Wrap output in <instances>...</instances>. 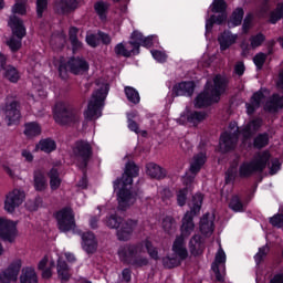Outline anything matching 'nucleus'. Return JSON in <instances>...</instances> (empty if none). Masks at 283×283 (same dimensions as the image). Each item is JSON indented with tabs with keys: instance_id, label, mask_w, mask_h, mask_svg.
Masks as SVG:
<instances>
[{
	"instance_id": "40",
	"label": "nucleus",
	"mask_w": 283,
	"mask_h": 283,
	"mask_svg": "<svg viewBox=\"0 0 283 283\" xmlns=\"http://www.w3.org/2000/svg\"><path fill=\"white\" fill-rule=\"evenodd\" d=\"M77 34H78V29L74 27L70 29L69 36H70L71 45L73 48V52H76V50H81V48H83V43H81V41H78V38H76Z\"/></svg>"
},
{
	"instance_id": "18",
	"label": "nucleus",
	"mask_w": 283,
	"mask_h": 283,
	"mask_svg": "<svg viewBox=\"0 0 283 283\" xmlns=\"http://www.w3.org/2000/svg\"><path fill=\"white\" fill-rule=\"evenodd\" d=\"M4 116L8 125H17L21 118V112L19 111V104L14 101L10 102L4 107Z\"/></svg>"
},
{
	"instance_id": "61",
	"label": "nucleus",
	"mask_w": 283,
	"mask_h": 283,
	"mask_svg": "<svg viewBox=\"0 0 283 283\" xmlns=\"http://www.w3.org/2000/svg\"><path fill=\"white\" fill-rule=\"evenodd\" d=\"M253 21V14H248L244 19V22H243V32L244 34H247V32H249V30H251V23Z\"/></svg>"
},
{
	"instance_id": "20",
	"label": "nucleus",
	"mask_w": 283,
	"mask_h": 283,
	"mask_svg": "<svg viewBox=\"0 0 283 283\" xmlns=\"http://www.w3.org/2000/svg\"><path fill=\"white\" fill-rule=\"evenodd\" d=\"M82 247L86 253H96V249H98V241H96L94 233L84 232L82 234Z\"/></svg>"
},
{
	"instance_id": "27",
	"label": "nucleus",
	"mask_w": 283,
	"mask_h": 283,
	"mask_svg": "<svg viewBox=\"0 0 283 283\" xmlns=\"http://www.w3.org/2000/svg\"><path fill=\"white\" fill-rule=\"evenodd\" d=\"M139 53L140 51H136L134 46H132L130 42L126 44L119 43L115 46V54H117V56H125L126 59H128L133 54H139Z\"/></svg>"
},
{
	"instance_id": "5",
	"label": "nucleus",
	"mask_w": 283,
	"mask_h": 283,
	"mask_svg": "<svg viewBox=\"0 0 283 283\" xmlns=\"http://www.w3.org/2000/svg\"><path fill=\"white\" fill-rule=\"evenodd\" d=\"M138 171H139L138 166H136V164L132 161L126 164V169L122 177V182L124 188L119 190V193H118V205L122 211H125V209H127L128 207H132V205L136 202V193L127 189V186L134 182V178L138 176Z\"/></svg>"
},
{
	"instance_id": "56",
	"label": "nucleus",
	"mask_w": 283,
	"mask_h": 283,
	"mask_svg": "<svg viewBox=\"0 0 283 283\" xmlns=\"http://www.w3.org/2000/svg\"><path fill=\"white\" fill-rule=\"evenodd\" d=\"M270 223L273 227H277L279 229H283V214H275L270 219Z\"/></svg>"
},
{
	"instance_id": "64",
	"label": "nucleus",
	"mask_w": 283,
	"mask_h": 283,
	"mask_svg": "<svg viewBox=\"0 0 283 283\" xmlns=\"http://www.w3.org/2000/svg\"><path fill=\"white\" fill-rule=\"evenodd\" d=\"M270 283H283V274L274 275V277L270 281Z\"/></svg>"
},
{
	"instance_id": "1",
	"label": "nucleus",
	"mask_w": 283,
	"mask_h": 283,
	"mask_svg": "<svg viewBox=\"0 0 283 283\" xmlns=\"http://www.w3.org/2000/svg\"><path fill=\"white\" fill-rule=\"evenodd\" d=\"M202 200V193H197L193 196L192 202L190 203L191 211L187 212L182 219L181 235L177 237L172 244V251L176 258H165L163 260L166 269L179 266L181 260H187L188 252L187 247H185V239L189 238V235L193 233V229H196V224H193V216L200 213Z\"/></svg>"
},
{
	"instance_id": "57",
	"label": "nucleus",
	"mask_w": 283,
	"mask_h": 283,
	"mask_svg": "<svg viewBox=\"0 0 283 283\" xmlns=\"http://www.w3.org/2000/svg\"><path fill=\"white\" fill-rule=\"evenodd\" d=\"M153 57L155 61H158L159 63H165L167 61V54L163 51H151Z\"/></svg>"
},
{
	"instance_id": "32",
	"label": "nucleus",
	"mask_w": 283,
	"mask_h": 283,
	"mask_svg": "<svg viewBox=\"0 0 283 283\" xmlns=\"http://www.w3.org/2000/svg\"><path fill=\"white\" fill-rule=\"evenodd\" d=\"M146 169L147 175L150 176V178H156L157 180H160V178H165V176H167V171L154 163L148 164Z\"/></svg>"
},
{
	"instance_id": "49",
	"label": "nucleus",
	"mask_w": 283,
	"mask_h": 283,
	"mask_svg": "<svg viewBox=\"0 0 283 283\" xmlns=\"http://www.w3.org/2000/svg\"><path fill=\"white\" fill-rule=\"evenodd\" d=\"M283 18V4H277L276 9L271 12L270 14V21L272 23H277L280 19Z\"/></svg>"
},
{
	"instance_id": "12",
	"label": "nucleus",
	"mask_w": 283,
	"mask_h": 283,
	"mask_svg": "<svg viewBox=\"0 0 283 283\" xmlns=\"http://www.w3.org/2000/svg\"><path fill=\"white\" fill-rule=\"evenodd\" d=\"M73 156L80 169H85L92 158V145L90 142L78 140L73 147Z\"/></svg>"
},
{
	"instance_id": "37",
	"label": "nucleus",
	"mask_w": 283,
	"mask_h": 283,
	"mask_svg": "<svg viewBox=\"0 0 283 283\" xmlns=\"http://www.w3.org/2000/svg\"><path fill=\"white\" fill-rule=\"evenodd\" d=\"M4 77L10 81V83H18L19 78H21V73L17 67L9 65L4 69Z\"/></svg>"
},
{
	"instance_id": "9",
	"label": "nucleus",
	"mask_w": 283,
	"mask_h": 283,
	"mask_svg": "<svg viewBox=\"0 0 283 283\" xmlns=\"http://www.w3.org/2000/svg\"><path fill=\"white\" fill-rule=\"evenodd\" d=\"M54 118L55 123L60 125H70V123H74L81 118V111L67 103L60 102L55 105Z\"/></svg>"
},
{
	"instance_id": "51",
	"label": "nucleus",
	"mask_w": 283,
	"mask_h": 283,
	"mask_svg": "<svg viewBox=\"0 0 283 283\" xmlns=\"http://www.w3.org/2000/svg\"><path fill=\"white\" fill-rule=\"evenodd\" d=\"M227 21V13H220L219 15H212L209 21L208 25H213V23H217L218 25H221V23H224Z\"/></svg>"
},
{
	"instance_id": "63",
	"label": "nucleus",
	"mask_w": 283,
	"mask_h": 283,
	"mask_svg": "<svg viewBox=\"0 0 283 283\" xmlns=\"http://www.w3.org/2000/svg\"><path fill=\"white\" fill-rule=\"evenodd\" d=\"M234 72L238 76H242L244 74V63L238 62L234 66Z\"/></svg>"
},
{
	"instance_id": "48",
	"label": "nucleus",
	"mask_w": 283,
	"mask_h": 283,
	"mask_svg": "<svg viewBox=\"0 0 283 283\" xmlns=\"http://www.w3.org/2000/svg\"><path fill=\"white\" fill-rule=\"evenodd\" d=\"M13 14H25L28 12V6L23 2V0H15V4L12 8Z\"/></svg>"
},
{
	"instance_id": "29",
	"label": "nucleus",
	"mask_w": 283,
	"mask_h": 283,
	"mask_svg": "<svg viewBox=\"0 0 283 283\" xmlns=\"http://www.w3.org/2000/svg\"><path fill=\"white\" fill-rule=\"evenodd\" d=\"M35 150L44 151V154H52V151H56V142L52 138L42 139L36 144Z\"/></svg>"
},
{
	"instance_id": "3",
	"label": "nucleus",
	"mask_w": 283,
	"mask_h": 283,
	"mask_svg": "<svg viewBox=\"0 0 283 283\" xmlns=\"http://www.w3.org/2000/svg\"><path fill=\"white\" fill-rule=\"evenodd\" d=\"M262 127V120L260 118L252 119L243 128H239L235 122L229 125V129L223 133L220 137V149L221 151H231L235 149L238 145V137L242 136L243 140H249L255 132Z\"/></svg>"
},
{
	"instance_id": "16",
	"label": "nucleus",
	"mask_w": 283,
	"mask_h": 283,
	"mask_svg": "<svg viewBox=\"0 0 283 283\" xmlns=\"http://www.w3.org/2000/svg\"><path fill=\"white\" fill-rule=\"evenodd\" d=\"M25 200V192L21 189H13L6 195L4 210L13 213L14 209L21 207Z\"/></svg>"
},
{
	"instance_id": "58",
	"label": "nucleus",
	"mask_w": 283,
	"mask_h": 283,
	"mask_svg": "<svg viewBox=\"0 0 283 283\" xmlns=\"http://www.w3.org/2000/svg\"><path fill=\"white\" fill-rule=\"evenodd\" d=\"M48 8V0H38L36 1V12L38 17H43V12Z\"/></svg>"
},
{
	"instance_id": "26",
	"label": "nucleus",
	"mask_w": 283,
	"mask_h": 283,
	"mask_svg": "<svg viewBox=\"0 0 283 283\" xmlns=\"http://www.w3.org/2000/svg\"><path fill=\"white\" fill-rule=\"evenodd\" d=\"M55 8L57 12H62V14H65V12H72V10H76V8H78V1L77 0H56Z\"/></svg>"
},
{
	"instance_id": "33",
	"label": "nucleus",
	"mask_w": 283,
	"mask_h": 283,
	"mask_svg": "<svg viewBox=\"0 0 283 283\" xmlns=\"http://www.w3.org/2000/svg\"><path fill=\"white\" fill-rule=\"evenodd\" d=\"M229 209H231L232 211H234V213H242V212L247 211V203H244V202L242 201V199L240 198V196L234 195V196H232V198L230 199Z\"/></svg>"
},
{
	"instance_id": "13",
	"label": "nucleus",
	"mask_w": 283,
	"mask_h": 283,
	"mask_svg": "<svg viewBox=\"0 0 283 283\" xmlns=\"http://www.w3.org/2000/svg\"><path fill=\"white\" fill-rule=\"evenodd\" d=\"M67 70H70L72 74H85V72L90 70V64L83 59L73 57L69 60L66 64L60 65L59 72L62 78H67Z\"/></svg>"
},
{
	"instance_id": "22",
	"label": "nucleus",
	"mask_w": 283,
	"mask_h": 283,
	"mask_svg": "<svg viewBox=\"0 0 283 283\" xmlns=\"http://www.w3.org/2000/svg\"><path fill=\"white\" fill-rule=\"evenodd\" d=\"M39 271H42V277L50 280L52 277V269H54V260L45 255L38 264Z\"/></svg>"
},
{
	"instance_id": "30",
	"label": "nucleus",
	"mask_w": 283,
	"mask_h": 283,
	"mask_svg": "<svg viewBox=\"0 0 283 283\" xmlns=\"http://www.w3.org/2000/svg\"><path fill=\"white\" fill-rule=\"evenodd\" d=\"M262 101H264V93L262 91L254 93L250 103L245 104L248 114H253L260 107Z\"/></svg>"
},
{
	"instance_id": "38",
	"label": "nucleus",
	"mask_w": 283,
	"mask_h": 283,
	"mask_svg": "<svg viewBox=\"0 0 283 283\" xmlns=\"http://www.w3.org/2000/svg\"><path fill=\"white\" fill-rule=\"evenodd\" d=\"M50 178V188L52 191H56L59 187H61V177L59 176V170L56 168H52L49 172Z\"/></svg>"
},
{
	"instance_id": "6",
	"label": "nucleus",
	"mask_w": 283,
	"mask_h": 283,
	"mask_svg": "<svg viewBox=\"0 0 283 283\" xmlns=\"http://www.w3.org/2000/svg\"><path fill=\"white\" fill-rule=\"evenodd\" d=\"M95 85L96 88L88 102L87 109L84 112V118L86 120H96V118H101V112L103 111V105L107 96V84L96 82Z\"/></svg>"
},
{
	"instance_id": "15",
	"label": "nucleus",
	"mask_w": 283,
	"mask_h": 283,
	"mask_svg": "<svg viewBox=\"0 0 283 283\" xmlns=\"http://www.w3.org/2000/svg\"><path fill=\"white\" fill-rule=\"evenodd\" d=\"M21 266H23V261L21 259H14L9 266L0 273V283L17 282Z\"/></svg>"
},
{
	"instance_id": "47",
	"label": "nucleus",
	"mask_w": 283,
	"mask_h": 283,
	"mask_svg": "<svg viewBox=\"0 0 283 283\" xmlns=\"http://www.w3.org/2000/svg\"><path fill=\"white\" fill-rule=\"evenodd\" d=\"M242 19H244V10L242 8H238L232 13L231 23L233 25H240V23H242Z\"/></svg>"
},
{
	"instance_id": "11",
	"label": "nucleus",
	"mask_w": 283,
	"mask_h": 283,
	"mask_svg": "<svg viewBox=\"0 0 283 283\" xmlns=\"http://www.w3.org/2000/svg\"><path fill=\"white\" fill-rule=\"evenodd\" d=\"M18 222L8 218L0 217V240L14 244L19 238Z\"/></svg>"
},
{
	"instance_id": "34",
	"label": "nucleus",
	"mask_w": 283,
	"mask_h": 283,
	"mask_svg": "<svg viewBox=\"0 0 283 283\" xmlns=\"http://www.w3.org/2000/svg\"><path fill=\"white\" fill-rule=\"evenodd\" d=\"M57 275L61 279L62 282H67V280H70V277L72 276V274L70 273V268L67 266V263H65V261L59 259L57 261Z\"/></svg>"
},
{
	"instance_id": "19",
	"label": "nucleus",
	"mask_w": 283,
	"mask_h": 283,
	"mask_svg": "<svg viewBox=\"0 0 283 283\" xmlns=\"http://www.w3.org/2000/svg\"><path fill=\"white\" fill-rule=\"evenodd\" d=\"M264 41H266V36H264V34L262 33H256L254 35H251L250 44H248L247 42L241 43V50H242L243 56H247V54H249L251 50H255V48H260V45H262Z\"/></svg>"
},
{
	"instance_id": "50",
	"label": "nucleus",
	"mask_w": 283,
	"mask_h": 283,
	"mask_svg": "<svg viewBox=\"0 0 283 283\" xmlns=\"http://www.w3.org/2000/svg\"><path fill=\"white\" fill-rule=\"evenodd\" d=\"M224 10H227V2L224 0H216L212 3V12H219V14L227 13Z\"/></svg>"
},
{
	"instance_id": "25",
	"label": "nucleus",
	"mask_w": 283,
	"mask_h": 283,
	"mask_svg": "<svg viewBox=\"0 0 283 283\" xmlns=\"http://www.w3.org/2000/svg\"><path fill=\"white\" fill-rule=\"evenodd\" d=\"M220 49L222 51L229 50L230 45H233L235 41H238V34H233L229 31H224L221 33V35L218 38Z\"/></svg>"
},
{
	"instance_id": "35",
	"label": "nucleus",
	"mask_w": 283,
	"mask_h": 283,
	"mask_svg": "<svg viewBox=\"0 0 283 283\" xmlns=\"http://www.w3.org/2000/svg\"><path fill=\"white\" fill-rule=\"evenodd\" d=\"M34 188L36 191H45V189H48V180L41 170L34 172Z\"/></svg>"
},
{
	"instance_id": "54",
	"label": "nucleus",
	"mask_w": 283,
	"mask_h": 283,
	"mask_svg": "<svg viewBox=\"0 0 283 283\" xmlns=\"http://www.w3.org/2000/svg\"><path fill=\"white\" fill-rule=\"evenodd\" d=\"M265 61L266 54L264 53H258L253 59V63L256 65L258 70H262V66L264 65Z\"/></svg>"
},
{
	"instance_id": "45",
	"label": "nucleus",
	"mask_w": 283,
	"mask_h": 283,
	"mask_svg": "<svg viewBox=\"0 0 283 283\" xmlns=\"http://www.w3.org/2000/svg\"><path fill=\"white\" fill-rule=\"evenodd\" d=\"M163 229L164 231H166V233H174V231H176V221L174 220V218L171 217H166L163 220Z\"/></svg>"
},
{
	"instance_id": "8",
	"label": "nucleus",
	"mask_w": 283,
	"mask_h": 283,
	"mask_svg": "<svg viewBox=\"0 0 283 283\" xmlns=\"http://www.w3.org/2000/svg\"><path fill=\"white\" fill-rule=\"evenodd\" d=\"M106 227H109V229H116L118 240L126 241L132 238V233H134V229L136 227V221L134 220L125 221L120 217L111 216L106 220Z\"/></svg>"
},
{
	"instance_id": "39",
	"label": "nucleus",
	"mask_w": 283,
	"mask_h": 283,
	"mask_svg": "<svg viewBox=\"0 0 283 283\" xmlns=\"http://www.w3.org/2000/svg\"><path fill=\"white\" fill-rule=\"evenodd\" d=\"M205 118H207V113L205 112H192L187 116L188 123H190V125H193V127L200 125V123H202Z\"/></svg>"
},
{
	"instance_id": "17",
	"label": "nucleus",
	"mask_w": 283,
	"mask_h": 283,
	"mask_svg": "<svg viewBox=\"0 0 283 283\" xmlns=\"http://www.w3.org/2000/svg\"><path fill=\"white\" fill-rule=\"evenodd\" d=\"M227 262V254L222 248L216 254L214 264H212V271L216 274L218 282L224 280V264Z\"/></svg>"
},
{
	"instance_id": "41",
	"label": "nucleus",
	"mask_w": 283,
	"mask_h": 283,
	"mask_svg": "<svg viewBox=\"0 0 283 283\" xmlns=\"http://www.w3.org/2000/svg\"><path fill=\"white\" fill-rule=\"evenodd\" d=\"M96 14L99 17L101 21L107 19V10H109V4L106 2H97L94 6Z\"/></svg>"
},
{
	"instance_id": "28",
	"label": "nucleus",
	"mask_w": 283,
	"mask_h": 283,
	"mask_svg": "<svg viewBox=\"0 0 283 283\" xmlns=\"http://www.w3.org/2000/svg\"><path fill=\"white\" fill-rule=\"evenodd\" d=\"M282 107L283 96H280L279 94L272 95L271 98L265 103L266 112H271L272 114H274V112L282 109Z\"/></svg>"
},
{
	"instance_id": "21",
	"label": "nucleus",
	"mask_w": 283,
	"mask_h": 283,
	"mask_svg": "<svg viewBox=\"0 0 283 283\" xmlns=\"http://www.w3.org/2000/svg\"><path fill=\"white\" fill-rule=\"evenodd\" d=\"M193 90H196L193 82H181L174 86L172 94H175V96H191Z\"/></svg>"
},
{
	"instance_id": "46",
	"label": "nucleus",
	"mask_w": 283,
	"mask_h": 283,
	"mask_svg": "<svg viewBox=\"0 0 283 283\" xmlns=\"http://www.w3.org/2000/svg\"><path fill=\"white\" fill-rule=\"evenodd\" d=\"M269 145V134H260L254 138V147L256 149H262Z\"/></svg>"
},
{
	"instance_id": "31",
	"label": "nucleus",
	"mask_w": 283,
	"mask_h": 283,
	"mask_svg": "<svg viewBox=\"0 0 283 283\" xmlns=\"http://www.w3.org/2000/svg\"><path fill=\"white\" fill-rule=\"evenodd\" d=\"M21 283H39V277L36 276V272L34 268H24L22 269V273L20 275Z\"/></svg>"
},
{
	"instance_id": "60",
	"label": "nucleus",
	"mask_w": 283,
	"mask_h": 283,
	"mask_svg": "<svg viewBox=\"0 0 283 283\" xmlns=\"http://www.w3.org/2000/svg\"><path fill=\"white\" fill-rule=\"evenodd\" d=\"M2 169H3V171L7 172V175L10 178H17V172L14 171V166H12L10 164H3Z\"/></svg>"
},
{
	"instance_id": "44",
	"label": "nucleus",
	"mask_w": 283,
	"mask_h": 283,
	"mask_svg": "<svg viewBox=\"0 0 283 283\" xmlns=\"http://www.w3.org/2000/svg\"><path fill=\"white\" fill-rule=\"evenodd\" d=\"M125 94L130 103H140V95L138 94V91H136V88L132 86H126Z\"/></svg>"
},
{
	"instance_id": "7",
	"label": "nucleus",
	"mask_w": 283,
	"mask_h": 283,
	"mask_svg": "<svg viewBox=\"0 0 283 283\" xmlns=\"http://www.w3.org/2000/svg\"><path fill=\"white\" fill-rule=\"evenodd\" d=\"M271 160L269 150L258 153L250 161H243L239 167V178H251L254 174H262Z\"/></svg>"
},
{
	"instance_id": "52",
	"label": "nucleus",
	"mask_w": 283,
	"mask_h": 283,
	"mask_svg": "<svg viewBox=\"0 0 283 283\" xmlns=\"http://www.w3.org/2000/svg\"><path fill=\"white\" fill-rule=\"evenodd\" d=\"M86 43H87V45H90L91 48H97V45H98V43H99L98 33H97V34L87 33V34H86Z\"/></svg>"
},
{
	"instance_id": "23",
	"label": "nucleus",
	"mask_w": 283,
	"mask_h": 283,
	"mask_svg": "<svg viewBox=\"0 0 283 283\" xmlns=\"http://www.w3.org/2000/svg\"><path fill=\"white\" fill-rule=\"evenodd\" d=\"M199 229L206 238L213 235V217L211 214H205L200 220Z\"/></svg>"
},
{
	"instance_id": "62",
	"label": "nucleus",
	"mask_w": 283,
	"mask_h": 283,
	"mask_svg": "<svg viewBox=\"0 0 283 283\" xmlns=\"http://www.w3.org/2000/svg\"><path fill=\"white\" fill-rule=\"evenodd\" d=\"M21 156L24 158L25 163H32V160H34V155H32V153L28 149H23L21 151Z\"/></svg>"
},
{
	"instance_id": "36",
	"label": "nucleus",
	"mask_w": 283,
	"mask_h": 283,
	"mask_svg": "<svg viewBox=\"0 0 283 283\" xmlns=\"http://www.w3.org/2000/svg\"><path fill=\"white\" fill-rule=\"evenodd\" d=\"M24 135L28 138H34V136H41V125L36 122H30L24 125Z\"/></svg>"
},
{
	"instance_id": "4",
	"label": "nucleus",
	"mask_w": 283,
	"mask_h": 283,
	"mask_svg": "<svg viewBox=\"0 0 283 283\" xmlns=\"http://www.w3.org/2000/svg\"><path fill=\"white\" fill-rule=\"evenodd\" d=\"M227 91V78L221 75H217L213 78V86H210L209 83L206 85L205 91L199 94L195 101V106L208 107V105H213L220 101V95L224 94Z\"/></svg>"
},
{
	"instance_id": "2",
	"label": "nucleus",
	"mask_w": 283,
	"mask_h": 283,
	"mask_svg": "<svg viewBox=\"0 0 283 283\" xmlns=\"http://www.w3.org/2000/svg\"><path fill=\"white\" fill-rule=\"evenodd\" d=\"M145 248L153 260H158V250L154 248L149 239H146L144 242L136 245L120 247L118 256L122 262H127L128 264H132V266H147L149 260L145 256Z\"/></svg>"
},
{
	"instance_id": "59",
	"label": "nucleus",
	"mask_w": 283,
	"mask_h": 283,
	"mask_svg": "<svg viewBox=\"0 0 283 283\" xmlns=\"http://www.w3.org/2000/svg\"><path fill=\"white\" fill-rule=\"evenodd\" d=\"M237 176H238V172L235 171V168H229L226 172L227 185H229V182H233Z\"/></svg>"
},
{
	"instance_id": "24",
	"label": "nucleus",
	"mask_w": 283,
	"mask_h": 283,
	"mask_svg": "<svg viewBox=\"0 0 283 283\" xmlns=\"http://www.w3.org/2000/svg\"><path fill=\"white\" fill-rule=\"evenodd\" d=\"M205 163H207V154L199 153V154L195 155L190 159V172H192L193 176H196V174H199L200 169H202V167H205Z\"/></svg>"
},
{
	"instance_id": "53",
	"label": "nucleus",
	"mask_w": 283,
	"mask_h": 283,
	"mask_svg": "<svg viewBox=\"0 0 283 283\" xmlns=\"http://www.w3.org/2000/svg\"><path fill=\"white\" fill-rule=\"evenodd\" d=\"M280 167H282V164H280V159H277V158L271 159V163L269 164L271 176H275V174H277Z\"/></svg>"
},
{
	"instance_id": "42",
	"label": "nucleus",
	"mask_w": 283,
	"mask_h": 283,
	"mask_svg": "<svg viewBox=\"0 0 283 283\" xmlns=\"http://www.w3.org/2000/svg\"><path fill=\"white\" fill-rule=\"evenodd\" d=\"M190 251L193 255H198V253H202V241L200 235H195L190 240Z\"/></svg>"
},
{
	"instance_id": "10",
	"label": "nucleus",
	"mask_w": 283,
	"mask_h": 283,
	"mask_svg": "<svg viewBox=\"0 0 283 283\" xmlns=\"http://www.w3.org/2000/svg\"><path fill=\"white\" fill-rule=\"evenodd\" d=\"M9 25L13 35L7 42V45L10 48L11 52H19V50H21V41H23V36H25V27L23 25V21L15 15L10 18Z\"/></svg>"
},
{
	"instance_id": "43",
	"label": "nucleus",
	"mask_w": 283,
	"mask_h": 283,
	"mask_svg": "<svg viewBox=\"0 0 283 283\" xmlns=\"http://www.w3.org/2000/svg\"><path fill=\"white\" fill-rule=\"evenodd\" d=\"M144 38L145 36L143 35V33H140L138 31H135L132 33L129 43H130L132 48L135 49L136 52H139L140 43H143Z\"/></svg>"
},
{
	"instance_id": "14",
	"label": "nucleus",
	"mask_w": 283,
	"mask_h": 283,
	"mask_svg": "<svg viewBox=\"0 0 283 283\" xmlns=\"http://www.w3.org/2000/svg\"><path fill=\"white\" fill-rule=\"evenodd\" d=\"M57 228L62 233H67L76 228V221L74 219V212L71 208H63L55 214Z\"/></svg>"
},
{
	"instance_id": "55",
	"label": "nucleus",
	"mask_w": 283,
	"mask_h": 283,
	"mask_svg": "<svg viewBox=\"0 0 283 283\" xmlns=\"http://www.w3.org/2000/svg\"><path fill=\"white\" fill-rule=\"evenodd\" d=\"M177 202H178L179 207H185V205L187 202V188H184L178 191Z\"/></svg>"
}]
</instances>
